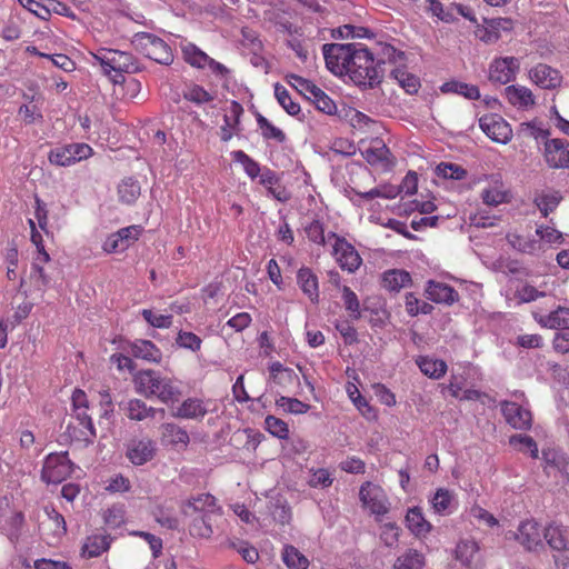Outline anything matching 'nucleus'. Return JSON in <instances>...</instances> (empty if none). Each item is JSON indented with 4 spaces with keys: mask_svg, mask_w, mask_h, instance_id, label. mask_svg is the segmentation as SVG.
Masks as SVG:
<instances>
[{
    "mask_svg": "<svg viewBox=\"0 0 569 569\" xmlns=\"http://www.w3.org/2000/svg\"><path fill=\"white\" fill-rule=\"evenodd\" d=\"M383 287L390 291H399L411 282L410 273L401 269H391L383 273Z\"/></svg>",
    "mask_w": 569,
    "mask_h": 569,
    "instance_id": "38",
    "label": "nucleus"
},
{
    "mask_svg": "<svg viewBox=\"0 0 569 569\" xmlns=\"http://www.w3.org/2000/svg\"><path fill=\"white\" fill-rule=\"evenodd\" d=\"M134 44L146 57L158 63L170 64L173 61L170 46L152 33L136 34Z\"/></svg>",
    "mask_w": 569,
    "mask_h": 569,
    "instance_id": "5",
    "label": "nucleus"
},
{
    "mask_svg": "<svg viewBox=\"0 0 569 569\" xmlns=\"http://www.w3.org/2000/svg\"><path fill=\"white\" fill-rule=\"evenodd\" d=\"M543 158L552 169L569 168V142L559 138L546 140Z\"/></svg>",
    "mask_w": 569,
    "mask_h": 569,
    "instance_id": "16",
    "label": "nucleus"
},
{
    "mask_svg": "<svg viewBox=\"0 0 569 569\" xmlns=\"http://www.w3.org/2000/svg\"><path fill=\"white\" fill-rule=\"evenodd\" d=\"M243 113L242 106L237 101H231L224 114V124L221 127V140L229 141L240 131V117Z\"/></svg>",
    "mask_w": 569,
    "mask_h": 569,
    "instance_id": "30",
    "label": "nucleus"
},
{
    "mask_svg": "<svg viewBox=\"0 0 569 569\" xmlns=\"http://www.w3.org/2000/svg\"><path fill=\"white\" fill-rule=\"evenodd\" d=\"M468 516L470 519L478 521L479 525L487 527H495L498 525V520L495 516L478 505L472 506L468 510Z\"/></svg>",
    "mask_w": 569,
    "mask_h": 569,
    "instance_id": "61",
    "label": "nucleus"
},
{
    "mask_svg": "<svg viewBox=\"0 0 569 569\" xmlns=\"http://www.w3.org/2000/svg\"><path fill=\"white\" fill-rule=\"evenodd\" d=\"M127 416L131 420L141 421L147 418L154 417L157 409L147 406V403L140 399H130L126 403Z\"/></svg>",
    "mask_w": 569,
    "mask_h": 569,
    "instance_id": "40",
    "label": "nucleus"
},
{
    "mask_svg": "<svg viewBox=\"0 0 569 569\" xmlns=\"http://www.w3.org/2000/svg\"><path fill=\"white\" fill-rule=\"evenodd\" d=\"M328 239H335V243L332 244V254L339 267L350 273L358 270L362 263V259L356 248L345 238H341L336 233H329Z\"/></svg>",
    "mask_w": 569,
    "mask_h": 569,
    "instance_id": "11",
    "label": "nucleus"
},
{
    "mask_svg": "<svg viewBox=\"0 0 569 569\" xmlns=\"http://www.w3.org/2000/svg\"><path fill=\"white\" fill-rule=\"evenodd\" d=\"M425 3L426 11L432 17H436L438 20L446 23H451L455 21V8L452 6L445 7L438 0H426Z\"/></svg>",
    "mask_w": 569,
    "mask_h": 569,
    "instance_id": "47",
    "label": "nucleus"
},
{
    "mask_svg": "<svg viewBox=\"0 0 569 569\" xmlns=\"http://www.w3.org/2000/svg\"><path fill=\"white\" fill-rule=\"evenodd\" d=\"M360 152L366 161L378 169L388 170L393 166L390 150L380 139L360 142Z\"/></svg>",
    "mask_w": 569,
    "mask_h": 569,
    "instance_id": "13",
    "label": "nucleus"
},
{
    "mask_svg": "<svg viewBox=\"0 0 569 569\" xmlns=\"http://www.w3.org/2000/svg\"><path fill=\"white\" fill-rule=\"evenodd\" d=\"M160 441L163 446H171L174 448L183 449L189 445L190 438L186 429L180 426L167 422L161 427Z\"/></svg>",
    "mask_w": 569,
    "mask_h": 569,
    "instance_id": "27",
    "label": "nucleus"
},
{
    "mask_svg": "<svg viewBox=\"0 0 569 569\" xmlns=\"http://www.w3.org/2000/svg\"><path fill=\"white\" fill-rule=\"evenodd\" d=\"M142 230L138 224L121 228L106 237L101 249L106 254H121L139 240Z\"/></svg>",
    "mask_w": 569,
    "mask_h": 569,
    "instance_id": "6",
    "label": "nucleus"
},
{
    "mask_svg": "<svg viewBox=\"0 0 569 569\" xmlns=\"http://www.w3.org/2000/svg\"><path fill=\"white\" fill-rule=\"evenodd\" d=\"M143 319L154 328L167 329L172 325V316L154 312L150 309L141 311Z\"/></svg>",
    "mask_w": 569,
    "mask_h": 569,
    "instance_id": "58",
    "label": "nucleus"
},
{
    "mask_svg": "<svg viewBox=\"0 0 569 569\" xmlns=\"http://www.w3.org/2000/svg\"><path fill=\"white\" fill-rule=\"evenodd\" d=\"M545 528L533 519H526L518 526L517 532L510 535L527 550H537L543 546Z\"/></svg>",
    "mask_w": 569,
    "mask_h": 569,
    "instance_id": "15",
    "label": "nucleus"
},
{
    "mask_svg": "<svg viewBox=\"0 0 569 569\" xmlns=\"http://www.w3.org/2000/svg\"><path fill=\"white\" fill-rule=\"evenodd\" d=\"M562 197L557 191H543L535 198V203L542 213L547 217L549 212H552L560 203Z\"/></svg>",
    "mask_w": 569,
    "mask_h": 569,
    "instance_id": "48",
    "label": "nucleus"
},
{
    "mask_svg": "<svg viewBox=\"0 0 569 569\" xmlns=\"http://www.w3.org/2000/svg\"><path fill=\"white\" fill-rule=\"evenodd\" d=\"M406 527L417 538H426L433 529L420 507H411L405 517Z\"/></svg>",
    "mask_w": 569,
    "mask_h": 569,
    "instance_id": "24",
    "label": "nucleus"
},
{
    "mask_svg": "<svg viewBox=\"0 0 569 569\" xmlns=\"http://www.w3.org/2000/svg\"><path fill=\"white\" fill-rule=\"evenodd\" d=\"M555 550H563L568 546V537L561 526L550 525L545 528L543 541Z\"/></svg>",
    "mask_w": 569,
    "mask_h": 569,
    "instance_id": "44",
    "label": "nucleus"
},
{
    "mask_svg": "<svg viewBox=\"0 0 569 569\" xmlns=\"http://www.w3.org/2000/svg\"><path fill=\"white\" fill-rule=\"evenodd\" d=\"M528 80L543 90H556L561 87L563 77L561 72L547 63L539 62L527 70Z\"/></svg>",
    "mask_w": 569,
    "mask_h": 569,
    "instance_id": "12",
    "label": "nucleus"
},
{
    "mask_svg": "<svg viewBox=\"0 0 569 569\" xmlns=\"http://www.w3.org/2000/svg\"><path fill=\"white\" fill-rule=\"evenodd\" d=\"M72 472V463L68 452L50 453L47 456L41 478L47 483H60Z\"/></svg>",
    "mask_w": 569,
    "mask_h": 569,
    "instance_id": "10",
    "label": "nucleus"
},
{
    "mask_svg": "<svg viewBox=\"0 0 569 569\" xmlns=\"http://www.w3.org/2000/svg\"><path fill=\"white\" fill-rule=\"evenodd\" d=\"M417 365L421 372L431 379H439L447 372L446 362L432 357H419Z\"/></svg>",
    "mask_w": 569,
    "mask_h": 569,
    "instance_id": "37",
    "label": "nucleus"
},
{
    "mask_svg": "<svg viewBox=\"0 0 569 569\" xmlns=\"http://www.w3.org/2000/svg\"><path fill=\"white\" fill-rule=\"evenodd\" d=\"M274 96H276V99L278 100L279 104L289 114L296 116L300 112V106L291 99L288 90L283 86H281L279 83H277L274 86Z\"/></svg>",
    "mask_w": 569,
    "mask_h": 569,
    "instance_id": "54",
    "label": "nucleus"
},
{
    "mask_svg": "<svg viewBox=\"0 0 569 569\" xmlns=\"http://www.w3.org/2000/svg\"><path fill=\"white\" fill-rule=\"evenodd\" d=\"M432 307L427 303L418 300V298L413 293L406 295V310L410 316H417L419 313H429Z\"/></svg>",
    "mask_w": 569,
    "mask_h": 569,
    "instance_id": "64",
    "label": "nucleus"
},
{
    "mask_svg": "<svg viewBox=\"0 0 569 569\" xmlns=\"http://www.w3.org/2000/svg\"><path fill=\"white\" fill-rule=\"evenodd\" d=\"M441 91L446 93H456L469 100L480 98L479 88L475 84L462 81H449L441 86Z\"/></svg>",
    "mask_w": 569,
    "mask_h": 569,
    "instance_id": "39",
    "label": "nucleus"
},
{
    "mask_svg": "<svg viewBox=\"0 0 569 569\" xmlns=\"http://www.w3.org/2000/svg\"><path fill=\"white\" fill-rule=\"evenodd\" d=\"M359 498L362 507L368 509L376 517L385 516L389 512L390 502L385 490L370 481L360 487Z\"/></svg>",
    "mask_w": 569,
    "mask_h": 569,
    "instance_id": "7",
    "label": "nucleus"
},
{
    "mask_svg": "<svg viewBox=\"0 0 569 569\" xmlns=\"http://www.w3.org/2000/svg\"><path fill=\"white\" fill-rule=\"evenodd\" d=\"M181 51L183 59L190 66L199 69L207 68L209 56L191 42L182 43Z\"/></svg>",
    "mask_w": 569,
    "mask_h": 569,
    "instance_id": "41",
    "label": "nucleus"
},
{
    "mask_svg": "<svg viewBox=\"0 0 569 569\" xmlns=\"http://www.w3.org/2000/svg\"><path fill=\"white\" fill-rule=\"evenodd\" d=\"M456 559L463 566L471 567L479 559V545L473 539H463L457 543Z\"/></svg>",
    "mask_w": 569,
    "mask_h": 569,
    "instance_id": "31",
    "label": "nucleus"
},
{
    "mask_svg": "<svg viewBox=\"0 0 569 569\" xmlns=\"http://www.w3.org/2000/svg\"><path fill=\"white\" fill-rule=\"evenodd\" d=\"M478 182L483 183L480 191V198L483 203L488 206H498L506 201L507 192L499 174L485 176L483 178H480Z\"/></svg>",
    "mask_w": 569,
    "mask_h": 569,
    "instance_id": "17",
    "label": "nucleus"
},
{
    "mask_svg": "<svg viewBox=\"0 0 569 569\" xmlns=\"http://www.w3.org/2000/svg\"><path fill=\"white\" fill-rule=\"evenodd\" d=\"M479 126L486 136L497 143L507 144L512 139L510 124L497 113L482 116Z\"/></svg>",
    "mask_w": 569,
    "mask_h": 569,
    "instance_id": "14",
    "label": "nucleus"
},
{
    "mask_svg": "<svg viewBox=\"0 0 569 569\" xmlns=\"http://www.w3.org/2000/svg\"><path fill=\"white\" fill-rule=\"evenodd\" d=\"M118 193L122 202L132 203L140 194V186L137 180L124 179L118 187Z\"/></svg>",
    "mask_w": 569,
    "mask_h": 569,
    "instance_id": "52",
    "label": "nucleus"
},
{
    "mask_svg": "<svg viewBox=\"0 0 569 569\" xmlns=\"http://www.w3.org/2000/svg\"><path fill=\"white\" fill-rule=\"evenodd\" d=\"M232 158L236 162L240 163L244 172L250 178H257L261 171V168L257 161L250 158L246 152L237 150L232 152Z\"/></svg>",
    "mask_w": 569,
    "mask_h": 569,
    "instance_id": "55",
    "label": "nucleus"
},
{
    "mask_svg": "<svg viewBox=\"0 0 569 569\" xmlns=\"http://www.w3.org/2000/svg\"><path fill=\"white\" fill-rule=\"evenodd\" d=\"M110 542L108 537L104 535H92L89 536L83 546H82V555L92 558L98 557L102 552L109 549Z\"/></svg>",
    "mask_w": 569,
    "mask_h": 569,
    "instance_id": "43",
    "label": "nucleus"
},
{
    "mask_svg": "<svg viewBox=\"0 0 569 569\" xmlns=\"http://www.w3.org/2000/svg\"><path fill=\"white\" fill-rule=\"evenodd\" d=\"M448 390L451 396L459 400H481L486 396L476 389H465L462 386V380L458 378V376L452 375L450 382L448 385Z\"/></svg>",
    "mask_w": 569,
    "mask_h": 569,
    "instance_id": "42",
    "label": "nucleus"
},
{
    "mask_svg": "<svg viewBox=\"0 0 569 569\" xmlns=\"http://www.w3.org/2000/svg\"><path fill=\"white\" fill-rule=\"evenodd\" d=\"M428 501L433 513L438 516L452 515L459 507L456 492L447 488H438L429 496Z\"/></svg>",
    "mask_w": 569,
    "mask_h": 569,
    "instance_id": "18",
    "label": "nucleus"
},
{
    "mask_svg": "<svg viewBox=\"0 0 569 569\" xmlns=\"http://www.w3.org/2000/svg\"><path fill=\"white\" fill-rule=\"evenodd\" d=\"M297 281L305 295L312 302H317L319 298L318 278L309 268H300L297 273Z\"/></svg>",
    "mask_w": 569,
    "mask_h": 569,
    "instance_id": "32",
    "label": "nucleus"
},
{
    "mask_svg": "<svg viewBox=\"0 0 569 569\" xmlns=\"http://www.w3.org/2000/svg\"><path fill=\"white\" fill-rule=\"evenodd\" d=\"M266 429L273 436L279 439H287L289 437V427L288 425L274 417L267 416L264 419Z\"/></svg>",
    "mask_w": 569,
    "mask_h": 569,
    "instance_id": "57",
    "label": "nucleus"
},
{
    "mask_svg": "<svg viewBox=\"0 0 569 569\" xmlns=\"http://www.w3.org/2000/svg\"><path fill=\"white\" fill-rule=\"evenodd\" d=\"M91 56L113 83L122 82L123 73L137 70L133 57L127 51L99 48Z\"/></svg>",
    "mask_w": 569,
    "mask_h": 569,
    "instance_id": "2",
    "label": "nucleus"
},
{
    "mask_svg": "<svg viewBox=\"0 0 569 569\" xmlns=\"http://www.w3.org/2000/svg\"><path fill=\"white\" fill-rule=\"evenodd\" d=\"M276 406L283 412L292 415H302L308 412L310 406L296 398L280 397L276 400Z\"/></svg>",
    "mask_w": 569,
    "mask_h": 569,
    "instance_id": "53",
    "label": "nucleus"
},
{
    "mask_svg": "<svg viewBox=\"0 0 569 569\" xmlns=\"http://www.w3.org/2000/svg\"><path fill=\"white\" fill-rule=\"evenodd\" d=\"M535 236L537 244L539 246V256L553 247L568 243L567 238H569V234L549 224H538Z\"/></svg>",
    "mask_w": 569,
    "mask_h": 569,
    "instance_id": "21",
    "label": "nucleus"
},
{
    "mask_svg": "<svg viewBox=\"0 0 569 569\" xmlns=\"http://www.w3.org/2000/svg\"><path fill=\"white\" fill-rule=\"evenodd\" d=\"M132 380L137 393L164 405L178 401L182 395L178 380L152 369L138 371Z\"/></svg>",
    "mask_w": 569,
    "mask_h": 569,
    "instance_id": "1",
    "label": "nucleus"
},
{
    "mask_svg": "<svg viewBox=\"0 0 569 569\" xmlns=\"http://www.w3.org/2000/svg\"><path fill=\"white\" fill-rule=\"evenodd\" d=\"M73 412L76 419L83 427V430L81 431V440H83L87 443H92L93 439L96 438V429L91 417L88 415V409H73Z\"/></svg>",
    "mask_w": 569,
    "mask_h": 569,
    "instance_id": "51",
    "label": "nucleus"
},
{
    "mask_svg": "<svg viewBox=\"0 0 569 569\" xmlns=\"http://www.w3.org/2000/svg\"><path fill=\"white\" fill-rule=\"evenodd\" d=\"M426 565L425 556L415 550L409 549L399 556L395 562V569H423Z\"/></svg>",
    "mask_w": 569,
    "mask_h": 569,
    "instance_id": "46",
    "label": "nucleus"
},
{
    "mask_svg": "<svg viewBox=\"0 0 569 569\" xmlns=\"http://www.w3.org/2000/svg\"><path fill=\"white\" fill-rule=\"evenodd\" d=\"M542 458L548 473H551L552 470H557L559 472L566 471L568 459L562 452L555 449H547L542 451Z\"/></svg>",
    "mask_w": 569,
    "mask_h": 569,
    "instance_id": "49",
    "label": "nucleus"
},
{
    "mask_svg": "<svg viewBox=\"0 0 569 569\" xmlns=\"http://www.w3.org/2000/svg\"><path fill=\"white\" fill-rule=\"evenodd\" d=\"M281 559L288 569H308V558L292 545H286L281 551Z\"/></svg>",
    "mask_w": 569,
    "mask_h": 569,
    "instance_id": "36",
    "label": "nucleus"
},
{
    "mask_svg": "<svg viewBox=\"0 0 569 569\" xmlns=\"http://www.w3.org/2000/svg\"><path fill=\"white\" fill-rule=\"evenodd\" d=\"M351 61L349 78L358 86L373 87L381 80L379 63L372 53L362 44L357 43Z\"/></svg>",
    "mask_w": 569,
    "mask_h": 569,
    "instance_id": "3",
    "label": "nucleus"
},
{
    "mask_svg": "<svg viewBox=\"0 0 569 569\" xmlns=\"http://www.w3.org/2000/svg\"><path fill=\"white\" fill-rule=\"evenodd\" d=\"M532 316L541 327L549 329H569V308L558 307L547 315L535 311Z\"/></svg>",
    "mask_w": 569,
    "mask_h": 569,
    "instance_id": "28",
    "label": "nucleus"
},
{
    "mask_svg": "<svg viewBox=\"0 0 569 569\" xmlns=\"http://www.w3.org/2000/svg\"><path fill=\"white\" fill-rule=\"evenodd\" d=\"M427 298L436 303L452 305L459 299L458 292L447 283L430 280L426 287Z\"/></svg>",
    "mask_w": 569,
    "mask_h": 569,
    "instance_id": "29",
    "label": "nucleus"
},
{
    "mask_svg": "<svg viewBox=\"0 0 569 569\" xmlns=\"http://www.w3.org/2000/svg\"><path fill=\"white\" fill-rule=\"evenodd\" d=\"M128 351L136 358L158 362L161 359L160 350L149 340H137L129 343Z\"/></svg>",
    "mask_w": 569,
    "mask_h": 569,
    "instance_id": "34",
    "label": "nucleus"
},
{
    "mask_svg": "<svg viewBox=\"0 0 569 569\" xmlns=\"http://www.w3.org/2000/svg\"><path fill=\"white\" fill-rule=\"evenodd\" d=\"M520 71V59L516 57H496L489 63L488 79L492 83L508 84L516 80Z\"/></svg>",
    "mask_w": 569,
    "mask_h": 569,
    "instance_id": "9",
    "label": "nucleus"
},
{
    "mask_svg": "<svg viewBox=\"0 0 569 569\" xmlns=\"http://www.w3.org/2000/svg\"><path fill=\"white\" fill-rule=\"evenodd\" d=\"M156 453V443L149 438L132 439L127 445L126 456L134 466L150 461Z\"/></svg>",
    "mask_w": 569,
    "mask_h": 569,
    "instance_id": "20",
    "label": "nucleus"
},
{
    "mask_svg": "<svg viewBox=\"0 0 569 569\" xmlns=\"http://www.w3.org/2000/svg\"><path fill=\"white\" fill-rule=\"evenodd\" d=\"M258 124L261 129V133L266 139H272L277 142H283L286 140V134L279 128L274 127L271 122H269L266 118L259 117Z\"/></svg>",
    "mask_w": 569,
    "mask_h": 569,
    "instance_id": "63",
    "label": "nucleus"
},
{
    "mask_svg": "<svg viewBox=\"0 0 569 569\" xmlns=\"http://www.w3.org/2000/svg\"><path fill=\"white\" fill-rule=\"evenodd\" d=\"M505 97L508 102L518 109H531L536 104V97L532 90L521 84H510L505 89Z\"/></svg>",
    "mask_w": 569,
    "mask_h": 569,
    "instance_id": "26",
    "label": "nucleus"
},
{
    "mask_svg": "<svg viewBox=\"0 0 569 569\" xmlns=\"http://www.w3.org/2000/svg\"><path fill=\"white\" fill-rule=\"evenodd\" d=\"M288 82L301 94L310 99L316 90H318L319 87H317L311 81L296 74H290L287 77Z\"/></svg>",
    "mask_w": 569,
    "mask_h": 569,
    "instance_id": "60",
    "label": "nucleus"
},
{
    "mask_svg": "<svg viewBox=\"0 0 569 569\" xmlns=\"http://www.w3.org/2000/svg\"><path fill=\"white\" fill-rule=\"evenodd\" d=\"M509 443L520 452L529 453L531 458H538V446L536 441L527 435H515L509 438Z\"/></svg>",
    "mask_w": 569,
    "mask_h": 569,
    "instance_id": "50",
    "label": "nucleus"
},
{
    "mask_svg": "<svg viewBox=\"0 0 569 569\" xmlns=\"http://www.w3.org/2000/svg\"><path fill=\"white\" fill-rule=\"evenodd\" d=\"M357 43H326L322 53L327 68L338 77L350 73L351 61Z\"/></svg>",
    "mask_w": 569,
    "mask_h": 569,
    "instance_id": "4",
    "label": "nucleus"
},
{
    "mask_svg": "<svg viewBox=\"0 0 569 569\" xmlns=\"http://www.w3.org/2000/svg\"><path fill=\"white\" fill-rule=\"evenodd\" d=\"M512 28L511 19L496 18L486 20L485 26L478 28L476 34L485 43H495L501 38L502 32H510Z\"/></svg>",
    "mask_w": 569,
    "mask_h": 569,
    "instance_id": "22",
    "label": "nucleus"
},
{
    "mask_svg": "<svg viewBox=\"0 0 569 569\" xmlns=\"http://www.w3.org/2000/svg\"><path fill=\"white\" fill-rule=\"evenodd\" d=\"M436 172L443 179L461 180L466 177V170L455 163H440L436 168Z\"/></svg>",
    "mask_w": 569,
    "mask_h": 569,
    "instance_id": "62",
    "label": "nucleus"
},
{
    "mask_svg": "<svg viewBox=\"0 0 569 569\" xmlns=\"http://www.w3.org/2000/svg\"><path fill=\"white\" fill-rule=\"evenodd\" d=\"M216 498L209 493L198 495L190 498L181 506V512L184 517H193L196 515L213 516L219 512Z\"/></svg>",
    "mask_w": 569,
    "mask_h": 569,
    "instance_id": "19",
    "label": "nucleus"
},
{
    "mask_svg": "<svg viewBox=\"0 0 569 569\" xmlns=\"http://www.w3.org/2000/svg\"><path fill=\"white\" fill-rule=\"evenodd\" d=\"M92 156V148L87 143H70L57 147L49 152L51 164L69 167Z\"/></svg>",
    "mask_w": 569,
    "mask_h": 569,
    "instance_id": "8",
    "label": "nucleus"
},
{
    "mask_svg": "<svg viewBox=\"0 0 569 569\" xmlns=\"http://www.w3.org/2000/svg\"><path fill=\"white\" fill-rule=\"evenodd\" d=\"M26 99L29 100L28 103L22 104L19 108V116L21 119L28 123H34L42 120V113H41V106H42V99L41 97L31 96L30 98L28 96H24Z\"/></svg>",
    "mask_w": 569,
    "mask_h": 569,
    "instance_id": "35",
    "label": "nucleus"
},
{
    "mask_svg": "<svg viewBox=\"0 0 569 569\" xmlns=\"http://www.w3.org/2000/svg\"><path fill=\"white\" fill-rule=\"evenodd\" d=\"M188 521L189 533L194 538L209 539L213 535L211 518L212 516L196 515L186 517Z\"/></svg>",
    "mask_w": 569,
    "mask_h": 569,
    "instance_id": "33",
    "label": "nucleus"
},
{
    "mask_svg": "<svg viewBox=\"0 0 569 569\" xmlns=\"http://www.w3.org/2000/svg\"><path fill=\"white\" fill-rule=\"evenodd\" d=\"M501 411L507 422L515 429H529L531 426V412L516 402H501Z\"/></svg>",
    "mask_w": 569,
    "mask_h": 569,
    "instance_id": "23",
    "label": "nucleus"
},
{
    "mask_svg": "<svg viewBox=\"0 0 569 569\" xmlns=\"http://www.w3.org/2000/svg\"><path fill=\"white\" fill-rule=\"evenodd\" d=\"M207 413L208 408L203 400L187 398L171 412V416L178 419L202 420Z\"/></svg>",
    "mask_w": 569,
    "mask_h": 569,
    "instance_id": "25",
    "label": "nucleus"
},
{
    "mask_svg": "<svg viewBox=\"0 0 569 569\" xmlns=\"http://www.w3.org/2000/svg\"><path fill=\"white\" fill-rule=\"evenodd\" d=\"M184 99L197 104L207 103L213 100V96L198 84H191L183 91Z\"/></svg>",
    "mask_w": 569,
    "mask_h": 569,
    "instance_id": "56",
    "label": "nucleus"
},
{
    "mask_svg": "<svg viewBox=\"0 0 569 569\" xmlns=\"http://www.w3.org/2000/svg\"><path fill=\"white\" fill-rule=\"evenodd\" d=\"M176 343L180 348L196 352L200 350L202 340L193 332L180 330L177 335Z\"/></svg>",
    "mask_w": 569,
    "mask_h": 569,
    "instance_id": "59",
    "label": "nucleus"
},
{
    "mask_svg": "<svg viewBox=\"0 0 569 569\" xmlns=\"http://www.w3.org/2000/svg\"><path fill=\"white\" fill-rule=\"evenodd\" d=\"M507 239L513 249L527 254L539 256V246L537 244L536 236L523 237L511 233L508 234Z\"/></svg>",
    "mask_w": 569,
    "mask_h": 569,
    "instance_id": "45",
    "label": "nucleus"
}]
</instances>
